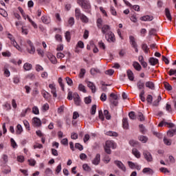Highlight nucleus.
<instances>
[{
	"mask_svg": "<svg viewBox=\"0 0 176 176\" xmlns=\"http://www.w3.org/2000/svg\"><path fill=\"white\" fill-rule=\"evenodd\" d=\"M136 86L138 90H141V91H142V90L145 89V82L142 80H139L136 83Z\"/></svg>",
	"mask_w": 176,
	"mask_h": 176,
	"instance_id": "7",
	"label": "nucleus"
},
{
	"mask_svg": "<svg viewBox=\"0 0 176 176\" xmlns=\"http://www.w3.org/2000/svg\"><path fill=\"white\" fill-rule=\"evenodd\" d=\"M73 97H74V104H76V105L77 106L80 105V97L79 96V95L78 94H74Z\"/></svg>",
	"mask_w": 176,
	"mask_h": 176,
	"instance_id": "14",
	"label": "nucleus"
},
{
	"mask_svg": "<svg viewBox=\"0 0 176 176\" xmlns=\"http://www.w3.org/2000/svg\"><path fill=\"white\" fill-rule=\"evenodd\" d=\"M138 118L140 122H143V120H145V116H144V114H142V113L141 112L138 113Z\"/></svg>",
	"mask_w": 176,
	"mask_h": 176,
	"instance_id": "47",
	"label": "nucleus"
},
{
	"mask_svg": "<svg viewBox=\"0 0 176 176\" xmlns=\"http://www.w3.org/2000/svg\"><path fill=\"white\" fill-rule=\"evenodd\" d=\"M133 68L136 69V71H140L142 69L141 65L138 63V62H134L133 64Z\"/></svg>",
	"mask_w": 176,
	"mask_h": 176,
	"instance_id": "29",
	"label": "nucleus"
},
{
	"mask_svg": "<svg viewBox=\"0 0 176 176\" xmlns=\"http://www.w3.org/2000/svg\"><path fill=\"white\" fill-rule=\"evenodd\" d=\"M48 58L52 64H56L57 63V58L54 55H50Z\"/></svg>",
	"mask_w": 176,
	"mask_h": 176,
	"instance_id": "26",
	"label": "nucleus"
},
{
	"mask_svg": "<svg viewBox=\"0 0 176 176\" xmlns=\"http://www.w3.org/2000/svg\"><path fill=\"white\" fill-rule=\"evenodd\" d=\"M10 141H11V146H12V148H16L17 146V143H16V142L13 138H11Z\"/></svg>",
	"mask_w": 176,
	"mask_h": 176,
	"instance_id": "61",
	"label": "nucleus"
},
{
	"mask_svg": "<svg viewBox=\"0 0 176 176\" xmlns=\"http://www.w3.org/2000/svg\"><path fill=\"white\" fill-rule=\"evenodd\" d=\"M139 140L141 141V142H143V144H145L148 141V138L144 135H141L139 137Z\"/></svg>",
	"mask_w": 176,
	"mask_h": 176,
	"instance_id": "32",
	"label": "nucleus"
},
{
	"mask_svg": "<svg viewBox=\"0 0 176 176\" xmlns=\"http://www.w3.org/2000/svg\"><path fill=\"white\" fill-rule=\"evenodd\" d=\"M129 116L130 119H131L132 120H135V119H136L135 113H134V111H131L129 113Z\"/></svg>",
	"mask_w": 176,
	"mask_h": 176,
	"instance_id": "40",
	"label": "nucleus"
},
{
	"mask_svg": "<svg viewBox=\"0 0 176 176\" xmlns=\"http://www.w3.org/2000/svg\"><path fill=\"white\" fill-rule=\"evenodd\" d=\"M164 142L166 145L170 146L171 145V140L164 138Z\"/></svg>",
	"mask_w": 176,
	"mask_h": 176,
	"instance_id": "59",
	"label": "nucleus"
},
{
	"mask_svg": "<svg viewBox=\"0 0 176 176\" xmlns=\"http://www.w3.org/2000/svg\"><path fill=\"white\" fill-rule=\"evenodd\" d=\"M164 87L166 90H168V91L173 90V87L170 86V85L168 82H164Z\"/></svg>",
	"mask_w": 176,
	"mask_h": 176,
	"instance_id": "34",
	"label": "nucleus"
},
{
	"mask_svg": "<svg viewBox=\"0 0 176 176\" xmlns=\"http://www.w3.org/2000/svg\"><path fill=\"white\" fill-rule=\"evenodd\" d=\"M146 87H148L151 90H155V83L152 81H148L145 83Z\"/></svg>",
	"mask_w": 176,
	"mask_h": 176,
	"instance_id": "16",
	"label": "nucleus"
},
{
	"mask_svg": "<svg viewBox=\"0 0 176 176\" xmlns=\"http://www.w3.org/2000/svg\"><path fill=\"white\" fill-rule=\"evenodd\" d=\"M8 38L10 39L11 43L18 50H20V46L17 45V43L16 42V40H14V38L11 34H8Z\"/></svg>",
	"mask_w": 176,
	"mask_h": 176,
	"instance_id": "5",
	"label": "nucleus"
},
{
	"mask_svg": "<svg viewBox=\"0 0 176 176\" xmlns=\"http://www.w3.org/2000/svg\"><path fill=\"white\" fill-rule=\"evenodd\" d=\"M68 24L70 27H72L74 24H75V19L74 17H70L69 21H68Z\"/></svg>",
	"mask_w": 176,
	"mask_h": 176,
	"instance_id": "41",
	"label": "nucleus"
},
{
	"mask_svg": "<svg viewBox=\"0 0 176 176\" xmlns=\"http://www.w3.org/2000/svg\"><path fill=\"white\" fill-rule=\"evenodd\" d=\"M119 100V98L118 97V95L115 94L114 93H111L109 96V100L114 105V107H117V105L119 104V102L118 100Z\"/></svg>",
	"mask_w": 176,
	"mask_h": 176,
	"instance_id": "2",
	"label": "nucleus"
},
{
	"mask_svg": "<svg viewBox=\"0 0 176 176\" xmlns=\"http://www.w3.org/2000/svg\"><path fill=\"white\" fill-rule=\"evenodd\" d=\"M141 21H152L153 16L146 15L140 17Z\"/></svg>",
	"mask_w": 176,
	"mask_h": 176,
	"instance_id": "15",
	"label": "nucleus"
},
{
	"mask_svg": "<svg viewBox=\"0 0 176 176\" xmlns=\"http://www.w3.org/2000/svg\"><path fill=\"white\" fill-rule=\"evenodd\" d=\"M168 74L170 76H173V75H175L176 76V69H170Z\"/></svg>",
	"mask_w": 176,
	"mask_h": 176,
	"instance_id": "48",
	"label": "nucleus"
},
{
	"mask_svg": "<svg viewBox=\"0 0 176 176\" xmlns=\"http://www.w3.org/2000/svg\"><path fill=\"white\" fill-rule=\"evenodd\" d=\"M71 138L72 140H78V133H72Z\"/></svg>",
	"mask_w": 176,
	"mask_h": 176,
	"instance_id": "64",
	"label": "nucleus"
},
{
	"mask_svg": "<svg viewBox=\"0 0 176 176\" xmlns=\"http://www.w3.org/2000/svg\"><path fill=\"white\" fill-rule=\"evenodd\" d=\"M16 134H21V133H23V126H21V124H18L16 126Z\"/></svg>",
	"mask_w": 176,
	"mask_h": 176,
	"instance_id": "31",
	"label": "nucleus"
},
{
	"mask_svg": "<svg viewBox=\"0 0 176 176\" xmlns=\"http://www.w3.org/2000/svg\"><path fill=\"white\" fill-rule=\"evenodd\" d=\"M106 135H109V137H118V133L114 131H107L106 132Z\"/></svg>",
	"mask_w": 176,
	"mask_h": 176,
	"instance_id": "27",
	"label": "nucleus"
},
{
	"mask_svg": "<svg viewBox=\"0 0 176 176\" xmlns=\"http://www.w3.org/2000/svg\"><path fill=\"white\" fill-rule=\"evenodd\" d=\"M49 87L51 89V93L53 94L54 98H57V91L56 90V85L54 84H50Z\"/></svg>",
	"mask_w": 176,
	"mask_h": 176,
	"instance_id": "9",
	"label": "nucleus"
},
{
	"mask_svg": "<svg viewBox=\"0 0 176 176\" xmlns=\"http://www.w3.org/2000/svg\"><path fill=\"white\" fill-rule=\"evenodd\" d=\"M27 17H28V20H29V21L32 24V27H34V28H38V25H36V23H35V22H34V21L30 19V16H28V15H27Z\"/></svg>",
	"mask_w": 176,
	"mask_h": 176,
	"instance_id": "42",
	"label": "nucleus"
},
{
	"mask_svg": "<svg viewBox=\"0 0 176 176\" xmlns=\"http://www.w3.org/2000/svg\"><path fill=\"white\" fill-rule=\"evenodd\" d=\"M114 164H116V166L122 171H126V166H124V164H123L122 162L116 160L114 161Z\"/></svg>",
	"mask_w": 176,
	"mask_h": 176,
	"instance_id": "10",
	"label": "nucleus"
},
{
	"mask_svg": "<svg viewBox=\"0 0 176 176\" xmlns=\"http://www.w3.org/2000/svg\"><path fill=\"white\" fill-rule=\"evenodd\" d=\"M111 148H112L113 149H115V148H116V146L115 145V143L113 142V141L107 140L104 146V151L106 152V153H107V155H111Z\"/></svg>",
	"mask_w": 176,
	"mask_h": 176,
	"instance_id": "1",
	"label": "nucleus"
},
{
	"mask_svg": "<svg viewBox=\"0 0 176 176\" xmlns=\"http://www.w3.org/2000/svg\"><path fill=\"white\" fill-rule=\"evenodd\" d=\"M96 23L97 27L101 28L102 27V19L101 18L98 19Z\"/></svg>",
	"mask_w": 176,
	"mask_h": 176,
	"instance_id": "39",
	"label": "nucleus"
},
{
	"mask_svg": "<svg viewBox=\"0 0 176 176\" xmlns=\"http://www.w3.org/2000/svg\"><path fill=\"white\" fill-rule=\"evenodd\" d=\"M33 124L35 127H40V126H42V122L41 120L36 117L32 119Z\"/></svg>",
	"mask_w": 176,
	"mask_h": 176,
	"instance_id": "13",
	"label": "nucleus"
},
{
	"mask_svg": "<svg viewBox=\"0 0 176 176\" xmlns=\"http://www.w3.org/2000/svg\"><path fill=\"white\" fill-rule=\"evenodd\" d=\"M42 109L44 112L49 110V104L45 103L43 105Z\"/></svg>",
	"mask_w": 176,
	"mask_h": 176,
	"instance_id": "57",
	"label": "nucleus"
},
{
	"mask_svg": "<svg viewBox=\"0 0 176 176\" xmlns=\"http://www.w3.org/2000/svg\"><path fill=\"white\" fill-rule=\"evenodd\" d=\"M23 68L25 71H30L32 69V65L30 63H26L23 65Z\"/></svg>",
	"mask_w": 176,
	"mask_h": 176,
	"instance_id": "25",
	"label": "nucleus"
},
{
	"mask_svg": "<svg viewBox=\"0 0 176 176\" xmlns=\"http://www.w3.org/2000/svg\"><path fill=\"white\" fill-rule=\"evenodd\" d=\"M107 38L108 42H115V34L112 33V32H108L107 34H106V38Z\"/></svg>",
	"mask_w": 176,
	"mask_h": 176,
	"instance_id": "11",
	"label": "nucleus"
},
{
	"mask_svg": "<svg viewBox=\"0 0 176 176\" xmlns=\"http://www.w3.org/2000/svg\"><path fill=\"white\" fill-rule=\"evenodd\" d=\"M78 3L82 9H85V10H89L91 8L90 3L87 0H78Z\"/></svg>",
	"mask_w": 176,
	"mask_h": 176,
	"instance_id": "3",
	"label": "nucleus"
},
{
	"mask_svg": "<svg viewBox=\"0 0 176 176\" xmlns=\"http://www.w3.org/2000/svg\"><path fill=\"white\" fill-rule=\"evenodd\" d=\"M78 89L80 90V91H82V93H86V89L85 88V86L82 84L79 85Z\"/></svg>",
	"mask_w": 176,
	"mask_h": 176,
	"instance_id": "50",
	"label": "nucleus"
},
{
	"mask_svg": "<svg viewBox=\"0 0 176 176\" xmlns=\"http://www.w3.org/2000/svg\"><path fill=\"white\" fill-rule=\"evenodd\" d=\"M85 104H91V96H88L85 98Z\"/></svg>",
	"mask_w": 176,
	"mask_h": 176,
	"instance_id": "53",
	"label": "nucleus"
},
{
	"mask_svg": "<svg viewBox=\"0 0 176 176\" xmlns=\"http://www.w3.org/2000/svg\"><path fill=\"white\" fill-rule=\"evenodd\" d=\"M127 76L129 80H131V81L134 80V74L131 70L127 71Z\"/></svg>",
	"mask_w": 176,
	"mask_h": 176,
	"instance_id": "23",
	"label": "nucleus"
},
{
	"mask_svg": "<svg viewBox=\"0 0 176 176\" xmlns=\"http://www.w3.org/2000/svg\"><path fill=\"white\" fill-rule=\"evenodd\" d=\"M145 94V91L142 90L140 94V98L142 102H145V97H144V95Z\"/></svg>",
	"mask_w": 176,
	"mask_h": 176,
	"instance_id": "36",
	"label": "nucleus"
},
{
	"mask_svg": "<svg viewBox=\"0 0 176 176\" xmlns=\"http://www.w3.org/2000/svg\"><path fill=\"white\" fill-rule=\"evenodd\" d=\"M122 126H123L124 129H125L126 130H127V129H129V120H127V118H123Z\"/></svg>",
	"mask_w": 176,
	"mask_h": 176,
	"instance_id": "24",
	"label": "nucleus"
},
{
	"mask_svg": "<svg viewBox=\"0 0 176 176\" xmlns=\"http://www.w3.org/2000/svg\"><path fill=\"white\" fill-rule=\"evenodd\" d=\"M142 49L146 54H148V52H149V48H148V45L146 44H142Z\"/></svg>",
	"mask_w": 176,
	"mask_h": 176,
	"instance_id": "35",
	"label": "nucleus"
},
{
	"mask_svg": "<svg viewBox=\"0 0 176 176\" xmlns=\"http://www.w3.org/2000/svg\"><path fill=\"white\" fill-rule=\"evenodd\" d=\"M143 155L147 162H152L153 158H152V155L148 151H144L143 152Z\"/></svg>",
	"mask_w": 176,
	"mask_h": 176,
	"instance_id": "8",
	"label": "nucleus"
},
{
	"mask_svg": "<svg viewBox=\"0 0 176 176\" xmlns=\"http://www.w3.org/2000/svg\"><path fill=\"white\" fill-rule=\"evenodd\" d=\"M58 82L62 90L64 91V84H63V78H59L58 80Z\"/></svg>",
	"mask_w": 176,
	"mask_h": 176,
	"instance_id": "58",
	"label": "nucleus"
},
{
	"mask_svg": "<svg viewBox=\"0 0 176 176\" xmlns=\"http://www.w3.org/2000/svg\"><path fill=\"white\" fill-rule=\"evenodd\" d=\"M27 43L28 45H29L30 47V48L27 49L28 53H30V54H34V53H35V47H34V44L32 43V41H30V40H28Z\"/></svg>",
	"mask_w": 176,
	"mask_h": 176,
	"instance_id": "4",
	"label": "nucleus"
},
{
	"mask_svg": "<svg viewBox=\"0 0 176 176\" xmlns=\"http://www.w3.org/2000/svg\"><path fill=\"white\" fill-rule=\"evenodd\" d=\"M160 101H162V96H158L157 99L155 101L153 102V105L154 107H158L159 103L160 102Z\"/></svg>",
	"mask_w": 176,
	"mask_h": 176,
	"instance_id": "28",
	"label": "nucleus"
},
{
	"mask_svg": "<svg viewBox=\"0 0 176 176\" xmlns=\"http://www.w3.org/2000/svg\"><path fill=\"white\" fill-rule=\"evenodd\" d=\"M83 16V14L80 12V10L79 8H76L75 10V17L77 20H79Z\"/></svg>",
	"mask_w": 176,
	"mask_h": 176,
	"instance_id": "17",
	"label": "nucleus"
},
{
	"mask_svg": "<svg viewBox=\"0 0 176 176\" xmlns=\"http://www.w3.org/2000/svg\"><path fill=\"white\" fill-rule=\"evenodd\" d=\"M75 148H76V149H78L79 151H83V146H82V144L79 143H76L75 144Z\"/></svg>",
	"mask_w": 176,
	"mask_h": 176,
	"instance_id": "56",
	"label": "nucleus"
},
{
	"mask_svg": "<svg viewBox=\"0 0 176 176\" xmlns=\"http://www.w3.org/2000/svg\"><path fill=\"white\" fill-rule=\"evenodd\" d=\"M28 163L30 166H34L36 164V161H35V160L34 159H30V160H28Z\"/></svg>",
	"mask_w": 176,
	"mask_h": 176,
	"instance_id": "51",
	"label": "nucleus"
},
{
	"mask_svg": "<svg viewBox=\"0 0 176 176\" xmlns=\"http://www.w3.org/2000/svg\"><path fill=\"white\" fill-rule=\"evenodd\" d=\"M148 63L151 64V65H156V64L159 63V60L155 58H150Z\"/></svg>",
	"mask_w": 176,
	"mask_h": 176,
	"instance_id": "22",
	"label": "nucleus"
},
{
	"mask_svg": "<svg viewBox=\"0 0 176 176\" xmlns=\"http://www.w3.org/2000/svg\"><path fill=\"white\" fill-rule=\"evenodd\" d=\"M32 112L33 113H34V115H39V109L38 108V107L34 106L32 108Z\"/></svg>",
	"mask_w": 176,
	"mask_h": 176,
	"instance_id": "43",
	"label": "nucleus"
},
{
	"mask_svg": "<svg viewBox=\"0 0 176 176\" xmlns=\"http://www.w3.org/2000/svg\"><path fill=\"white\" fill-rule=\"evenodd\" d=\"M66 82L69 86H72V79H71L69 77H66Z\"/></svg>",
	"mask_w": 176,
	"mask_h": 176,
	"instance_id": "60",
	"label": "nucleus"
},
{
	"mask_svg": "<svg viewBox=\"0 0 176 176\" xmlns=\"http://www.w3.org/2000/svg\"><path fill=\"white\" fill-rule=\"evenodd\" d=\"M65 36L67 42L71 41V33L69 32H66Z\"/></svg>",
	"mask_w": 176,
	"mask_h": 176,
	"instance_id": "46",
	"label": "nucleus"
},
{
	"mask_svg": "<svg viewBox=\"0 0 176 176\" xmlns=\"http://www.w3.org/2000/svg\"><path fill=\"white\" fill-rule=\"evenodd\" d=\"M97 110V105L94 104L91 109V115H96V111Z\"/></svg>",
	"mask_w": 176,
	"mask_h": 176,
	"instance_id": "37",
	"label": "nucleus"
},
{
	"mask_svg": "<svg viewBox=\"0 0 176 176\" xmlns=\"http://www.w3.org/2000/svg\"><path fill=\"white\" fill-rule=\"evenodd\" d=\"M100 100L101 101H107V94L104 93L102 94L100 96Z\"/></svg>",
	"mask_w": 176,
	"mask_h": 176,
	"instance_id": "62",
	"label": "nucleus"
},
{
	"mask_svg": "<svg viewBox=\"0 0 176 176\" xmlns=\"http://www.w3.org/2000/svg\"><path fill=\"white\" fill-rule=\"evenodd\" d=\"M0 14L1 16H3V17H7L8 16V12L2 8L0 9Z\"/></svg>",
	"mask_w": 176,
	"mask_h": 176,
	"instance_id": "45",
	"label": "nucleus"
},
{
	"mask_svg": "<svg viewBox=\"0 0 176 176\" xmlns=\"http://www.w3.org/2000/svg\"><path fill=\"white\" fill-rule=\"evenodd\" d=\"M165 14L166 17L169 20V21H171L173 20V18L171 17V13L170 12V10L168 8L165 9Z\"/></svg>",
	"mask_w": 176,
	"mask_h": 176,
	"instance_id": "21",
	"label": "nucleus"
},
{
	"mask_svg": "<svg viewBox=\"0 0 176 176\" xmlns=\"http://www.w3.org/2000/svg\"><path fill=\"white\" fill-rule=\"evenodd\" d=\"M80 19L82 23H89V18H87V16H86L85 14H82Z\"/></svg>",
	"mask_w": 176,
	"mask_h": 176,
	"instance_id": "30",
	"label": "nucleus"
},
{
	"mask_svg": "<svg viewBox=\"0 0 176 176\" xmlns=\"http://www.w3.org/2000/svg\"><path fill=\"white\" fill-rule=\"evenodd\" d=\"M132 153L135 157H137V159H140V157H141V153H140V151H138L137 148H133Z\"/></svg>",
	"mask_w": 176,
	"mask_h": 176,
	"instance_id": "20",
	"label": "nucleus"
},
{
	"mask_svg": "<svg viewBox=\"0 0 176 176\" xmlns=\"http://www.w3.org/2000/svg\"><path fill=\"white\" fill-rule=\"evenodd\" d=\"M85 74H86V69H81L79 74V78H83V76H85Z\"/></svg>",
	"mask_w": 176,
	"mask_h": 176,
	"instance_id": "49",
	"label": "nucleus"
},
{
	"mask_svg": "<svg viewBox=\"0 0 176 176\" xmlns=\"http://www.w3.org/2000/svg\"><path fill=\"white\" fill-rule=\"evenodd\" d=\"M129 144L131 146H137V145H138V142L132 140L129 141Z\"/></svg>",
	"mask_w": 176,
	"mask_h": 176,
	"instance_id": "55",
	"label": "nucleus"
},
{
	"mask_svg": "<svg viewBox=\"0 0 176 176\" xmlns=\"http://www.w3.org/2000/svg\"><path fill=\"white\" fill-rule=\"evenodd\" d=\"M101 162V155L100 154H96L95 158L92 160V164L95 166H98Z\"/></svg>",
	"mask_w": 176,
	"mask_h": 176,
	"instance_id": "12",
	"label": "nucleus"
},
{
	"mask_svg": "<svg viewBox=\"0 0 176 176\" xmlns=\"http://www.w3.org/2000/svg\"><path fill=\"white\" fill-rule=\"evenodd\" d=\"M17 160L19 162V163H23L24 162V156L19 155L17 157Z\"/></svg>",
	"mask_w": 176,
	"mask_h": 176,
	"instance_id": "63",
	"label": "nucleus"
},
{
	"mask_svg": "<svg viewBox=\"0 0 176 176\" xmlns=\"http://www.w3.org/2000/svg\"><path fill=\"white\" fill-rule=\"evenodd\" d=\"M82 168L85 170V171H91V168L89 167V165L87 164H85L82 165Z\"/></svg>",
	"mask_w": 176,
	"mask_h": 176,
	"instance_id": "54",
	"label": "nucleus"
},
{
	"mask_svg": "<svg viewBox=\"0 0 176 176\" xmlns=\"http://www.w3.org/2000/svg\"><path fill=\"white\" fill-rule=\"evenodd\" d=\"M129 39H130L131 45L135 49V52H136V53H138V48H137L138 45H137V43H135V38H134V36H129Z\"/></svg>",
	"mask_w": 176,
	"mask_h": 176,
	"instance_id": "6",
	"label": "nucleus"
},
{
	"mask_svg": "<svg viewBox=\"0 0 176 176\" xmlns=\"http://www.w3.org/2000/svg\"><path fill=\"white\" fill-rule=\"evenodd\" d=\"M104 116H105L107 120H111V116L109 115V111H108V110L104 111Z\"/></svg>",
	"mask_w": 176,
	"mask_h": 176,
	"instance_id": "38",
	"label": "nucleus"
},
{
	"mask_svg": "<svg viewBox=\"0 0 176 176\" xmlns=\"http://www.w3.org/2000/svg\"><path fill=\"white\" fill-rule=\"evenodd\" d=\"M142 173H144V174H146V173H150L153 174V170L151 168H144L143 170H142Z\"/></svg>",
	"mask_w": 176,
	"mask_h": 176,
	"instance_id": "33",
	"label": "nucleus"
},
{
	"mask_svg": "<svg viewBox=\"0 0 176 176\" xmlns=\"http://www.w3.org/2000/svg\"><path fill=\"white\" fill-rule=\"evenodd\" d=\"M146 101L148 104H152V101H153V97L152 96V95L147 96Z\"/></svg>",
	"mask_w": 176,
	"mask_h": 176,
	"instance_id": "44",
	"label": "nucleus"
},
{
	"mask_svg": "<svg viewBox=\"0 0 176 176\" xmlns=\"http://www.w3.org/2000/svg\"><path fill=\"white\" fill-rule=\"evenodd\" d=\"M102 30V34H107L111 30V28L108 25H104L102 28H100Z\"/></svg>",
	"mask_w": 176,
	"mask_h": 176,
	"instance_id": "19",
	"label": "nucleus"
},
{
	"mask_svg": "<svg viewBox=\"0 0 176 176\" xmlns=\"http://www.w3.org/2000/svg\"><path fill=\"white\" fill-rule=\"evenodd\" d=\"M114 73L115 71L113 69H109L105 72L106 75H109V76H112Z\"/></svg>",
	"mask_w": 176,
	"mask_h": 176,
	"instance_id": "52",
	"label": "nucleus"
},
{
	"mask_svg": "<svg viewBox=\"0 0 176 176\" xmlns=\"http://www.w3.org/2000/svg\"><path fill=\"white\" fill-rule=\"evenodd\" d=\"M41 21L44 24H50V17L47 16H41Z\"/></svg>",
	"mask_w": 176,
	"mask_h": 176,
	"instance_id": "18",
	"label": "nucleus"
}]
</instances>
